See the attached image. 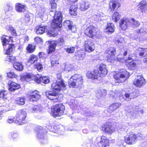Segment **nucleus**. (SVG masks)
I'll return each mask as SVG.
<instances>
[{
  "mask_svg": "<svg viewBox=\"0 0 147 147\" xmlns=\"http://www.w3.org/2000/svg\"><path fill=\"white\" fill-rule=\"evenodd\" d=\"M121 17L119 12H115L112 15V20L115 22H117L119 20Z\"/></svg>",
  "mask_w": 147,
  "mask_h": 147,
  "instance_id": "33",
  "label": "nucleus"
},
{
  "mask_svg": "<svg viewBox=\"0 0 147 147\" xmlns=\"http://www.w3.org/2000/svg\"><path fill=\"white\" fill-rule=\"evenodd\" d=\"M147 5V1L145 0H143L140 3L139 5Z\"/></svg>",
  "mask_w": 147,
  "mask_h": 147,
  "instance_id": "60",
  "label": "nucleus"
},
{
  "mask_svg": "<svg viewBox=\"0 0 147 147\" xmlns=\"http://www.w3.org/2000/svg\"><path fill=\"white\" fill-rule=\"evenodd\" d=\"M66 87V84L63 79L61 78L58 79L56 82L51 84V88L53 92L50 93L51 92L46 91L45 93V95L51 100L55 102H60L62 100L63 96V94L57 92H59L65 89Z\"/></svg>",
  "mask_w": 147,
  "mask_h": 147,
  "instance_id": "1",
  "label": "nucleus"
},
{
  "mask_svg": "<svg viewBox=\"0 0 147 147\" xmlns=\"http://www.w3.org/2000/svg\"><path fill=\"white\" fill-rule=\"evenodd\" d=\"M69 5L77 2L78 0H65Z\"/></svg>",
  "mask_w": 147,
  "mask_h": 147,
  "instance_id": "56",
  "label": "nucleus"
},
{
  "mask_svg": "<svg viewBox=\"0 0 147 147\" xmlns=\"http://www.w3.org/2000/svg\"><path fill=\"white\" fill-rule=\"evenodd\" d=\"M34 67L38 71H42L43 69V65L41 62H38L34 64Z\"/></svg>",
  "mask_w": 147,
  "mask_h": 147,
  "instance_id": "37",
  "label": "nucleus"
},
{
  "mask_svg": "<svg viewBox=\"0 0 147 147\" xmlns=\"http://www.w3.org/2000/svg\"><path fill=\"white\" fill-rule=\"evenodd\" d=\"M120 4L115 0H111L109 3V9L111 11L116 10L119 7Z\"/></svg>",
  "mask_w": 147,
  "mask_h": 147,
  "instance_id": "17",
  "label": "nucleus"
},
{
  "mask_svg": "<svg viewBox=\"0 0 147 147\" xmlns=\"http://www.w3.org/2000/svg\"><path fill=\"white\" fill-rule=\"evenodd\" d=\"M139 91L136 90L133 92L130 93L131 98H136L139 95Z\"/></svg>",
  "mask_w": 147,
  "mask_h": 147,
  "instance_id": "44",
  "label": "nucleus"
},
{
  "mask_svg": "<svg viewBox=\"0 0 147 147\" xmlns=\"http://www.w3.org/2000/svg\"><path fill=\"white\" fill-rule=\"evenodd\" d=\"M7 77L8 78H17V76L14 72L12 71H9L7 73Z\"/></svg>",
  "mask_w": 147,
  "mask_h": 147,
  "instance_id": "43",
  "label": "nucleus"
},
{
  "mask_svg": "<svg viewBox=\"0 0 147 147\" xmlns=\"http://www.w3.org/2000/svg\"><path fill=\"white\" fill-rule=\"evenodd\" d=\"M140 5V6H139V8L140 9L142 10H144L147 8V5Z\"/></svg>",
  "mask_w": 147,
  "mask_h": 147,
  "instance_id": "59",
  "label": "nucleus"
},
{
  "mask_svg": "<svg viewBox=\"0 0 147 147\" xmlns=\"http://www.w3.org/2000/svg\"><path fill=\"white\" fill-rule=\"evenodd\" d=\"M108 71L105 65L101 64L98 67L94 69L93 71H88L86 74L87 77L92 80H98L99 78L104 77L107 74Z\"/></svg>",
  "mask_w": 147,
  "mask_h": 147,
  "instance_id": "3",
  "label": "nucleus"
},
{
  "mask_svg": "<svg viewBox=\"0 0 147 147\" xmlns=\"http://www.w3.org/2000/svg\"><path fill=\"white\" fill-rule=\"evenodd\" d=\"M46 29V26L38 25L35 29V32L37 34L41 35L44 33Z\"/></svg>",
  "mask_w": 147,
  "mask_h": 147,
  "instance_id": "24",
  "label": "nucleus"
},
{
  "mask_svg": "<svg viewBox=\"0 0 147 147\" xmlns=\"http://www.w3.org/2000/svg\"><path fill=\"white\" fill-rule=\"evenodd\" d=\"M35 42L36 44H42L43 40L42 38L40 37H36L34 39Z\"/></svg>",
  "mask_w": 147,
  "mask_h": 147,
  "instance_id": "46",
  "label": "nucleus"
},
{
  "mask_svg": "<svg viewBox=\"0 0 147 147\" xmlns=\"http://www.w3.org/2000/svg\"><path fill=\"white\" fill-rule=\"evenodd\" d=\"M13 66L14 68L18 71H22L24 68L22 63L18 62H15L13 64Z\"/></svg>",
  "mask_w": 147,
  "mask_h": 147,
  "instance_id": "34",
  "label": "nucleus"
},
{
  "mask_svg": "<svg viewBox=\"0 0 147 147\" xmlns=\"http://www.w3.org/2000/svg\"><path fill=\"white\" fill-rule=\"evenodd\" d=\"M14 44H8V47L6 49L5 54L7 55L5 57V61L13 63L15 62L16 60V57L13 55H11L13 50L15 48Z\"/></svg>",
  "mask_w": 147,
  "mask_h": 147,
  "instance_id": "10",
  "label": "nucleus"
},
{
  "mask_svg": "<svg viewBox=\"0 0 147 147\" xmlns=\"http://www.w3.org/2000/svg\"><path fill=\"white\" fill-rule=\"evenodd\" d=\"M62 12L60 11H56L51 24L52 29L48 30L47 32L49 36L54 37L57 35L54 32L56 29L60 28L62 26Z\"/></svg>",
  "mask_w": 147,
  "mask_h": 147,
  "instance_id": "2",
  "label": "nucleus"
},
{
  "mask_svg": "<svg viewBox=\"0 0 147 147\" xmlns=\"http://www.w3.org/2000/svg\"><path fill=\"white\" fill-rule=\"evenodd\" d=\"M41 83L47 84L50 82V80L46 76H41Z\"/></svg>",
  "mask_w": 147,
  "mask_h": 147,
  "instance_id": "45",
  "label": "nucleus"
},
{
  "mask_svg": "<svg viewBox=\"0 0 147 147\" xmlns=\"http://www.w3.org/2000/svg\"><path fill=\"white\" fill-rule=\"evenodd\" d=\"M30 20V16H25L23 19V22L24 23H27Z\"/></svg>",
  "mask_w": 147,
  "mask_h": 147,
  "instance_id": "53",
  "label": "nucleus"
},
{
  "mask_svg": "<svg viewBox=\"0 0 147 147\" xmlns=\"http://www.w3.org/2000/svg\"><path fill=\"white\" fill-rule=\"evenodd\" d=\"M116 48L110 47L105 51L104 54L107 60L112 62L115 60L120 61L123 59L122 58H118L116 57Z\"/></svg>",
  "mask_w": 147,
  "mask_h": 147,
  "instance_id": "7",
  "label": "nucleus"
},
{
  "mask_svg": "<svg viewBox=\"0 0 147 147\" xmlns=\"http://www.w3.org/2000/svg\"><path fill=\"white\" fill-rule=\"evenodd\" d=\"M25 98L23 97H18L15 100V103L18 105H23L25 102Z\"/></svg>",
  "mask_w": 147,
  "mask_h": 147,
  "instance_id": "35",
  "label": "nucleus"
},
{
  "mask_svg": "<svg viewBox=\"0 0 147 147\" xmlns=\"http://www.w3.org/2000/svg\"><path fill=\"white\" fill-rule=\"evenodd\" d=\"M99 143L101 147H109L110 146L109 140L105 136H102L101 137Z\"/></svg>",
  "mask_w": 147,
  "mask_h": 147,
  "instance_id": "22",
  "label": "nucleus"
},
{
  "mask_svg": "<svg viewBox=\"0 0 147 147\" xmlns=\"http://www.w3.org/2000/svg\"><path fill=\"white\" fill-rule=\"evenodd\" d=\"M13 37L11 36H8L3 35L1 37L2 45L3 46H6L8 43L11 42H13Z\"/></svg>",
  "mask_w": 147,
  "mask_h": 147,
  "instance_id": "19",
  "label": "nucleus"
},
{
  "mask_svg": "<svg viewBox=\"0 0 147 147\" xmlns=\"http://www.w3.org/2000/svg\"><path fill=\"white\" fill-rule=\"evenodd\" d=\"M131 20L133 22V24L135 27H138L140 25L139 22L135 20L134 19L132 18Z\"/></svg>",
  "mask_w": 147,
  "mask_h": 147,
  "instance_id": "51",
  "label": "nucleus"
},
{
  "mask_svg": "<svg viewBox=\"0 0 147 147\" xmlns=\"http://www.w3.org/2000/svg\"><path fill=\"white\" fill-rule=\"evenodd\" d=\"M134 61V60L129 55L125 61L126 65L128 69L131 70L135 69L136 67V64Z\"/></svg>",
  "mask_w": 147,
  "mask_h": 147,
  "instance_id": "14",
  "label": "nucleus"
},
{
  "mask_svg": "<svg viewBox=\"0 0 147 147\" xmlns=\"http://www.w3.org/2000/svg\"><path fill=\"white\" fill-rule=\"evenodd\" d=\"M83 82V77L80 74H76L72 76L68 82L70 88H75L81 86Z\"/></svg>",
  "mask_w": 147,
  "mask_h": 147,
  "instance_id": "6",
  "label": "nucleus"
},
{
  "mask_svg": "<svg viewBox=\"0 0 147 147\" xmlns=\"http://www.w3.org/2000/svg\"><path fill=\"white\" fill-rule=\"evenodd\" d=\"M8 30L10 32L12 35L14 36H17L15 30L11 26H9V28L8 29Z\"/></svg>",
  "mask_w": 147,
  "mask_h": 147,
  "instance_id": "42",
  "label": "nucleus"
},
{
  "mask_svg": "<svg viewBox=\"0 0 147 147\" xmlns=\"http://www.w3.org/2000/svg\"><path fill=\"white\" fill-rule=\"evenodd\" d=\"M138 136L133 131H130L124 137V142L129 145L135 144L138 139Z\"/></svg>",
  "mask_w": 147,
  "mask_h": 147,
  "instance_id": "9",
  "label": "nucleus"
},
{
  "mask_svg": "<svg viewBox=\"0 0 147 147\" xmlns=\"http://www.w3.org/2000/svg\"><path fill=\"white\" fill-rule=\"evenodd\" d=\"M74 69V66L72 65L68 64L65 65L64 68V70L66 72L72 71Z\"/></svg>",
  "mask_w": 147,
  "mask_h": 147,
  "instance_id": "40",
  "label": "nucleus"
},
{
  "mask_svg": "<svg viewBox=\"0 0 147 147\" xmlns=\"http://www.w3.org/2000/svg\"><path fill=\"white\" fill-rule=\"evenodd\" d=\"M29 40V38L28 36H25L24 37V40L25 42H27Z\"/></svg>",
  "mask_w": 147,
  "mask_h": 147,
  "instance_id": "62",
  "label": "nucleus"
},
{
  "mask_svg": "<svg viewBox=\"0 0 147 147\" xmlns=\"http://www.w3.org/2000/svg\"><path fill=\"white\" fill-rule=\"evenodd\" d=\"M101 129L105 133L111 134L115 131V127L111 122H107L102 125Z\"/></svg>",
  "mask_w": 147,
  "mask_h": 147,
  "instance_id": "12",
  "label": "nucleus"
},
{
  "mask_svg": "<svg viewBox=\"0 0 147 147\" xmlns=\"http://www.w3.org/2000/svg\"><path fill=\"white\" fill-rule=\"evenodd\" d=\"M64 42V40L63 38H59L57 41V43L60 45L63 44Z\"/></svg>",
  "mask_w": 147,
  "mask_h": 147,
  "instance_id": "57",
  "label": "nucleus"
},
{
  "mask_svg": "<svg viewBox=\"0 0 147 147\" xmlns=\"http://www.w3.org/2000/svg\"><path fill=\"white\" fill-rule=\"evenodd\" d=\"M32 77V76L30 74H27L21 76L20 80L23 82H29L31 80Z\"/></svg>",
  "mask_w": 147,
  "mask_h": 147,
  "instance_id": "32",
  "label": "nucleus"
},
{
  "mask_svg": "<svg viewBox=\"0 0 147 147\" xmlns=\"http://www.w3.org/2000/svg\"><path fill=\"white\" fill-rule=\"evenodd\" d=\"M30 101H36L40 97L39 92L36 90H34L31 92L28 95Z\"/></svg>",
  "mask_w": 147,
  "mask_h": 147,
  "instance_id": "18",
  "label": "nucleus"
},
{
  "mask_svg": "<svg viewBox=\"0 0 147 147\" xmlns=\"http://www.w3.org/2000/svg\"><path fill=\"white\" fill-rule=\"evenodd\" d=\"M98 32L96 27L94 26L91 25L86 28L84 31V33L88 37L93 39L97 36Z\"/></svg>",
  "mask_w": 147,
  "mask_h": 147,
  "instance_id": "11",
  "label": "nucleus"
},
{
  "mask_svg": "<svg viewBox=\"0 0 147 147\" xmlns=\"http://www.w3.org/2000/svg\"><path fill=\"white\" fill-rule=\"evenodd\" d=\"M137 51L140 56L146 57V55H144L147 52V48L140 47L137 49Z\"/></svg>",
  "mask_w": 147,
  "mask_h": 147,
  "instance_id": "30",
  "label": "nucleus"
},
{
  "mask_svg": "<svg viewBox=\"0 0 147 147\" xmlns=\"http://www.w3.org/2000/svg\"><path fill=\"white\" fill-rule=\"evenodd\" d=\"M8 86L9 90L11 91H14L20 88V86L19 84L11 81L9 82Z\"/></svg>",
  "mask_w": 147,
  "mask_h": 147,
  "instance_id": "21",
  "label": "nucleus"
},
{
  "mask_svg": "<svg viewBox=\"0 0 147 147\" xmlns=\"http://www.w3.org/2000/svg\"><path fill=\"white\" fill-rule=\"evenodd\" d=\"M47 42L50 44L48 47L47 51L48 54H50L55 51L57 44L55 43L51 44L52 41H48Z\"/></svg>",
  "mask_w": 147,
  "mask_h": 147,
  "instance_id": "28",
  "label": "nucleus"
},
{
  "mask_svg": "<svg viewBox=\"0 0 147 147\" xmlns=\"http://www.w3.org/2000/svg\"><path fill=\"white\" fill-rule=\"evenodd\" d=\"M127 52H128V51L127 50H125L124 51V52H123V56H126L127 55Z\"/></svg>",
  "mask_w": 147,
  "mask_h": 147,
  "instance_id": "63",
  "label": "nucleus"
},
{
  "mask_svg": "<svg viewBox=\"0 0 147 147\" xmlns=\"http://www.w3.org/2000/svg\"><path fill=\"white\" fill-rule=\"evenodd\" d=\"M49 4L51 6V11L53 12L55 11L57 7V4L55 2V0H50Z\"/></svg>",
  "mask_w": 147,
  "mask_h": 147,
  "instance_id": "39",
  "label": "nucleus"
},
{
  "mask_svg": "<svg viewBox=\"0 0 147 147\" xmlns=\"http://www.w3.org/2000/svg\"><path fill=\"white\" fill-rule=\"evenodd\" d=\"M40 109V107L38 105H35L32 108V109L34 111H38Z\"/></svg>",
  "mask_w": 147,
  "mask_h": 147,
  "instance_id": "54",
  "label": "nucleus"
},
{
  "mask_svg": "<svg viewBox=\"0 0 147 147\" xmlns=\"http://www.w3.org/2000/svg\"><path fill=\"white\" fill-rule=\"evenodd\" d=\"M75 49V47H67L65 49V50L68 53H72L74 52Z\"/></svg>",
  "mask_w": 147,
  "mask_h": 147,
  "instance_id": "47",
  "label": "nucleus"
},
{
  "mask_svg": "<svg viewBox=\"0 0 147 147\" xmlns=\"http://www.w3.org/2000/svg\"><path fill=\"white\" fill-rule=\"evenodd\" d=\"M10 136L12 139L14 140L18 138V135L16 133H11L10 134Z\"/></svg>",
  "mask_w": 147,
  "mask_h": 147,
  "instance_id": "50",
  "label": "nucleus"
},
{
  "mask_svg": "<svg viewBox=\"0 0 147 147\" xmlns=\"http://www.w3.org/2000/svg\"><path fill=\"white\" fill-rule=\"evenodd\" d=\"M146 81L142 75H137L135 78L133 84L136 87L141 88L143 87L146 83Z\"/></svg>",
  "mask_w": 147,
  "mask_h": 147,
  "instance_id": "13",
  "label": "nucleus"
},
{
  "mask_svg": "<svg viewBox=\"0 0 147 147\" xmlns=\"http://www.w3.org/2000/svg\"><path fill=\"white\" fill-rule=\"evenodd\" d=\"M62 126L59 125H54L53 127H52V131L53 132L58 133L61 132L62 130L61 128Z\"/></svg>",
  "mask_w": 147,
  "mask_h": 147,
  "instance_id": "36",
  "label": "nucleus"
},
{
  "mask_svg": "<svg viewBox=\"0 0 147 147\" xmlns=\"http://www.w3.org/2000/svg\"><path fill=\"white\" fill-rule=\"evenodd\" d=\"M41 76L38 77L36 76L34 79V81L38 83H41Z\"/></svg>",
  "mask_w": 147,
  "mask_h": 147,
  "instance_id": "55",
  "label": "nucleus"
},
{
  "mask_svg": "<svg viewBox=\"0 0 147 147\" xmlns=\"http://www.w3.org/2000/svg\"><path fill=\"white\" fill-rule=\"evenodd\" d=\"M84 49L86 52L90 53L94 50L95 47L93 42L88 40L85 42Z\"/></svg>",
  "mask_w": 147,
  "mask_h": 147,
  "instance_id": "15",
  "label": "nucleus"
},
{
  "mask_svg": "<svg viewBox=\"0 0 147 147\" xmlns=\"http://www.w3.org/2000/svg\"><path fill=\"white\" fill-rule=\"evenodd\" d=\"M67 26H68V27L69 30H71L72 32H75L74 30H73V29H75L74 26H73L70 24L68 25Z\"/></svg>",
  "mask_w": 147,
  "mask_h": 147,
  "instance_id": "58",
  "label": "nucleus"
},
{
  "mask_svg": "<svg viewBox=\"0 0 147 147\" xmlns=\"http://www.w3.org/2000/svg\"><path fill=\"white\" fill-rule=\"evenodd\" d=\"M130 76L129 73L124 69H121L115 74L113 75V78L117 83L124 82Z\"/></svg>",
  "mask_w": 147,
  "mask_h": 147,
  "instance_id": "5",
  "label": "nucleus"
},
{
  "mask_svg": "<svg viewBox=\"0 0 147 147\" xmlns=\"http://www.w3.org/2000/svg\"><path fill=\"white\" fill-rule=\"evenodd\" d=\"M27 113L23 109H20L16 112L15 116V123L19 125L25 124L27 122Z\"/></svg>",
  "mask_w": 147,
  "mask_h": 147,
  "instance_id": "8",
  "label": "nucleus"
},
{
  "mask_svg": "<svg viewBox=\"0 0 147 147\" xmlns=\"http://www.w3.org/2000/svg\"><path fill=\"white\" fill-rule=\"evenodd\" d=\"M38 58L36 55L34 54H32L30 56V57L28 59V61L31 64H34L38 61Z\"/></svg>",
  "mask_w": 147,
  "mask_h": 147,
  "instance_id": "31",
  "label": "nucleus"
},
{
  "mask_svg": "<svg viewBox=\"0 0 147 147\" xmlns=\"http://www.w3.org/2000/svg\"><path fill=\"white\" fill-rule=\"evenodd\" d=\"M90 3L88 1H82L80 3V9L81 11H85L90 7Z\"/></svg>",
  "mask_w": 147,
  "mask_h": 147,
  "instance_id": "23",
  "label": "nucleus"
},
{
  "mask_svg": "<svg viewBox=\"0 0 147 147\" xmlns=\"http://www.w3.org/2000/svg\"><path fill=\"white\" fill-rule=\"evenodd\" d=\"M121 105V103L119 102L113 103L109 106L107 109V112L109 113H111L119 109Z\"/></svg>",
  "mask_w": 147,
  "mask_h": 147,
  "instance_id": "20",
  "label": "nucleus"
},
{
  "mask_svg": "<svg viewBox=\"0 0 147 147\" xmlns=\"http://www.w3.org/2000/svg\"><path fill=\"white\" fill-rule=\"evenodd\" d=\"M131 23L129 20L125 18L121 19L119 22V26L122 30L124 31L127 29Z\"/></svg>",
  "mask_w": 147,
  "mask_h": 147,
  "instance_id": "16",
  "label": "nucleus"
},
{
  "mask_svg": "<svg viewBox=\"0 0 147 147\" xmlns=\"http://www.w3.org/2000/svg\"><path fill=\"white\" fill-rule=\"evenodd\" d=\"M46 56V54L45 53L42 52H39L38 54V56L40 58L44 59L45 58Z\"/></svg>",
  "mask_w": 147,
  "mask_h": 147,
  "instance_id": "49",
  "label": "nucleus"
},
{
  "mask_svg": "<svg viewBox=\"0 0 147 147\" xmlns=\"http://www.w3.org/2000/svg\"><path fill=\"white\" fill-rule=\"evenodd\" d=\"M51 63L52 66H57L59 64L58 59L55 56L52 57L51 58Z\"/></svg>",
  "mask_w": 147,
  "mask_h": 147,
  "instance_id": "38",
  "label": "nucleus"
},
{
  "mask_svg": "<svg viewBox=\"0 0 147 147\" xmlns=\"http://www.w3.org/2000/svg\"><path fill=\"white\" fill-rule=\"evenodd\" d=\"M15 9L18 12H24L26 10V7L20 3H17L15 5Z\"/></svg>",
  "mask_w": 147,
  "mask_h": 147,
  "instance_id": "26",
  "label": "nucleus"
},
{
  "mask_svg": "<svg viewBox=\"0 0 147 147\" xmlns=\"http://www.w3.org/2000/svg\"><path fill=\"white\" fill-rule=\"evenodd\" d=\"M115 29V27L114 24L111 23H107L105 28L106 32L108 34H111L114 32Z\"/></svg>",
  "mask_w": 147,
  "mask_h": 147,
  "instance_id": "27",
  "label": "nucleus"
},
{
  "mask_svg": "<svg viewBox=\"0 0 147 147\" xmlns=\"http://www.w3.org/2000/svg\"><path fill=\"white\" fill-rule=\"evenodd\" d=\"M124 96L125 97V99L127 101H129L131 99H132V98H131L130 93L128 94L127 93H126Z\"/></svg>",
  "mask_w": 147,
  "mask_h": 147,
  "instance_id": "48",
  "label": "nucleus"
},
{
  "mask_svg": "<svg viewBox=\"0 0 147 147\" xmlns=\"http://www.w3.org/2000/svg\"><path fill=\"white\" fill-rule=\"evenodd\" d=\"M143 62L145 63H147V53L146 54V57L143 59Z\"/></svg>",
  "mask_w": 147,
  "mask_h": 147,
  "instance_id": "61",
  "label": "nucleus"
},
{
  "mask_svg": "<svg viewBox=\"0 0 147 147\" xmlns=\"http://www.w3.org/2000/svg\"><path fill=\"white\" fill-rule=\"evenodd\" d=\"M8 92L5 90L0 91V98L7 99L8 97Z\"/></svg>",
  "mask_w": 147,
  "mask_h": 147,
  "instance_id": "41",
  "label": "nucleus"
},
{
  "mask_svg": "<svg viewBox=\"0 0 147 147\" xmlns=\"http://www.w3.org/2000/svg\"><path fill=\"white\" fill-rule=\"evenodd\" d=\"M65 110V106L63 103L57 104L51 107V115L55 118L60 117L64 115Z\"/></svg>",
  "mask_w": 147,
  "mask_h": 147,
  "instance_id": "4",
  "label": "nucleus"
},
{
  "mask_svg": "<svg viewBox=\"0 0 147 147\" xmlns=\"http://www.w3.org/2000/svg\"><path fill=\"white\" fill-rule=\"evenodd\" d=\"M15 117H10L7 120V122L9 123H11L13 122L15 123Z\"/></svg>",
  "mask_w": 147,
  "mask_h": 147,
  "instance_id": "52",
  "label": "nucleus"
},
{
  "mask_svg": "<svg viewBox=\"0 0 147 147\" xmlns=\"http://www.w3.org/2000/svg\"><path fill=\"white\" fill-rule=\"evenodd\" d=\"M78 5H72L69 9V13L71 16H76L78 13Z\"/></svg>",
  "mask_w": 147,
  "mask_h": 147,
  "instance_id": "25",
  "label": "nucleus"
},
{
  "mask_svg": "<svg viewBox=\"0 0 147 147\" xmlns=\"http://www.w3.org/2000/svg\"><path fill=\"white\" fill-rule=\"evenodd\" d=\"M36 46L31 44H29L26 48V50L28 53H32L35 51Z\"/></svg>",
  "mask_w": 147,
  "mask_h": 147,
  "instance_id": "29",
  "label": "nucleus"
},
{
  "mask_svg": "<svg viewBox=\"0 0 147 147\" xmlns=\"http://www.w3.org/2000/svg\"><path fill=\"white\" fill-rule=\"evenodd\" d=\"M121 42L120 40H117L115 41V43H121Z\"/></svg>",
  "mask_w": 147,
  "mask_h": 147,
  "instance_id": "64",
  "label": "nucleus"
}]
</instances>
